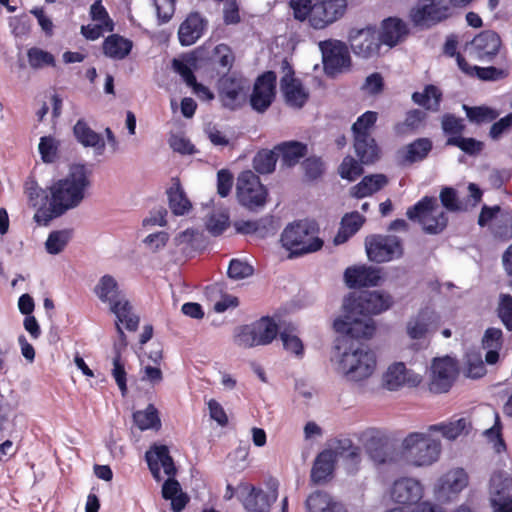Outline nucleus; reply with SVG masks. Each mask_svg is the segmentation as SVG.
Masks as SVG:
<instances>
[{
  "label": "nucleus",
  "instance_id": "obj_1",
  "mask_svg": "<svg viewBox=\"0 0 512 512\" xmlns=\"http://www.w3.org/2000/svg\"><path fill=\"white\" fill-rule=\"evenodd\" d=\"M393 304L390 294L378 291L350 293L343 301V316L334 320L333 328L343 334L341 344L345 347L339 360V369L353 381H360L372 375L376 367L373 351L359 339L371 338L376 325L371 318L388 310Z\"/></svg>",
  "mask_w": 512,
  "mask_h": 512
},
{
  "label": "nucleus",
  "instance_id": "obj_2",
  "mask_svg": "<svg viewBox=\"0 0 512 512\" xmlns=\"http://www.w3.org/2000/svg\"><path fill=\"white\" fill-rule=\"evenodd\" d=\"M88 185L86 167L75 165L65 178L54 182L48 190L37 184L27 187L29 204L36 208L34 221L38 225L47 226L54 218L77 207L83 200Z\"/></svg>",
  "mask_w": 512,
  "mask_h": 512
},
{
  "label": "nucleus",
  "instance_id": "obj_3",
  "mask_svg": "<svg viewBox=\"0 0 512 512\" xmlns=\"http://www.w3.org/2000/svg\"><path fill=\"white\" fill-rule=\"evenodd\" d=\"M280 242L289 251L290 259L317 252L324 245L317 222L308 219L288 224L281 233Z\"/></svg>",
  "mask_w": 512,
  "mask_h": 512
},
{
  "label": "nucleus",
  "instance_id": "obj_4",
  "mask_svg": "<svg viewBox=\"0 0 512 512\" xmlns=\"http://www.w3.org/2000/svg\"><path fill=\"white\" fill-rule=\"evenodd\" d=\"M94 291L102 302L109 304L111 312L116 315V329L121 338H125V333L120 323L124 324L128 331L138 329L139 317L132 312V305L119 289L114 277L111 275L102 276Z\"/></svg>",
  "mask_w": 512,
  "mask_h": 512
},
{
  "label": "nucleus",
  "instance_id": "obj_5",
  "mask_svg": "<svg viewBox=\"0 0 512 512\" xmlns=\"http://www.w3.org/2000/svg\"><path fill=\"white\" fill-rule=\"evenodd\" d=\"M438 208L437 199L433 196H424L406 211V216L413 222H418L425 233L439 234L448 224L445 212L435 213Z\"/></svg>",
  "mask_w": 512,
  "mask_h": 512
},
{
  "label": "nucleus",
  "instance_id": "obj_6",
  "mask_svg": "<svg viewBox=\"0 0 512 512\" xmlns=\"http://www.w3.org/2000/svg\"><path fill=\"white\" fill-rule=\"evenodd\" d=\"M279 327L272 317L263 316L249 325H243L235 335V343L245 348L270 344L278 335Z\"/></svg>",
  "mask_w": 512,
  "mask_h": 512
},
{
  "label": "nucleus",
  "instance_id": "obj_7",
  "mask_svg": "<svg viewBox=\"0 0 512 512\" xmlns=\"http://www.w3.org/2000/svg\"><path fill=\"white\" fill-rule=\"evenodd\" d=\"M402 448L412 457L416 466H428L436 462L441 453L439 440L420 432L409 433L402 441Z\"/></svg>",
  "mask_w": 512,
  "mask_h": 512
},
{
  "label": "nucleus",
  "instance_id": "obj_8",
  "mask_svg": "<svg viewBox=\"0 0 512 512\" xmlns=\"http://www.w3.org/2000/svg\"><path fill=\"white\" fill-rule=\"evenodd\" d=\"M236 195L242 206L249 210H257L266 204L268 190L261 183L259 176L251 170H245L237 178Z\"/></svg>",
  "mask_w": 512,
  "mask_h": 512
},
{
  "label": "nucleus",
  "instance_id": "obj_9",
  "mask_svg": "<svg viewBox=\"0 0 512 512\" xmlns=\"http://www.w3.org/2000/svg\"><path fill=\"white\" fill-rule=\"evenodd\" d=\"M365 244L369 260L376 263L399 259L404 252L401 239L395 235H372Z\"/></svg>",
  "mask_w": 512,
  "mask_h": 512
},
{
  "label": "nucleus",
  "instance_id": "obj_10",
  "mask_svg": "<svg viewBox=\"0 0 512 512\" xmlns=\"http://www.w3.org/2000/svg\"><path fill=\"white\" fill-rule=\"evenodd\" d=\"M458 375L456 363L449 356L435 358L431 365L429 391L434 394L448 392Z\"/></svg>",
  "mask_w": 512,
  "mask_h": 512
},
{
  "label": "nucleus",
  "instance_id": "obj_11",
  "mask_svg": "<svg viewBox=\"0 0 512 512\" xmlns=\"http://www.w3.org/2000/svg\"><path fill=\"white\" fill-rule=\"evenodd\" d=\"M218 96L222 105L234 110L245 99L249 86L242 76L224 74L217 83Z\"/></svg>",
  "mask_w": 512,
  "mask_h": 512
},
{
  "label": "nucleus",
  "instance_id": "obj_12",
  "mask_svg": "<svg viewBox=\"0 0 512 512\" xmlns=\"http://www.w3.org/2000/svg\"><path fill=\"white\" fill-rule=\"evenodd\" d=\"M468 475L463 468H456L442 475L434 487V496L441 503L450 502L467 486Z\"/></svg>",
  "mask_w": 512,
  "mask_h": 512
},
{
  "label": "nucleus",
  "instance_id": "obj_13",
  "mask_svg": "<svg viewBox=\"0 0 512 512\" xmlns=\"http://www.w3.org/2000/svg\"><path fill=\"white\" fill-rule=\"evenodd\" d=\"M324 70L328 75L341 72L350 67L351 58L347 46L341 41H324L320 43Z\"/></svg>",
  "mask_w": 512,
  "mask_h": 512
},
{
  "label": "nucleus",
  "instance_id": "obj_14",
  "mask_svg": "<svg viewBox=\"0 0 512 512\" xmlns=\"http://www.w3.org/2000/svg\"><path fill=\"white\" fill-rule=\"evenodd\" d=\"M449 16V7L442 0H419L411 10L410 17L415 25L431 26Z\"/></svg>",
  "mask_w": 512,
  "mask_h": 512
},
{
  "label": "nucleus",
  "instance_id": "obj_15",
  "mask_svg": "<svg viewBox=\"0 0 512 512\" xmlns=\"http://www.w3.org/2000/svg\"><path fill=\"white\" fill-rule=\"evenodd\" d=\"M276 80L274 71H266L256 79L250 97V104L255 111L263 113L270 107L275 98Z\"/></svg>",
  "mask_w": 512,
  "mask_h": 512
},
{
  "label": "nucleus",
  "instance_id": "obj_16",
  "mask_svg": "<svg viewBox=\"0 0 512 512\" xmlns=\"http://www.w3.org/2000/svg\"><path fill=\"white\" fill-rule=\"evenodd\" d=\"M347 9V0H316L310 25L314 29H324L342 18Z\"/></svg>",
  "mask_w": 512,
  "mask_h": 512
},
{
  "label": "nucleus",
  "instance_id": "obj_17",
  "mask_svg": "<svg viewBox=\"0 0 512 512\" xmlns=\"http://www.w3.org/2000/svg\"><path fill=\"white\" fill-rule=\"evenodd\" d=\"M237 490L241 492V501L248 512H269L277 495H269L250 483L240 482Z\"/></svg>",
  "mask_w": 512,
  "mask_h": 512
},
{
  "label": "nucleus",
  "instance_id": "obj_18",
  "mask_svg": "<svg viewBox=\"0 0 512 512\" xmlns=\"http://www.w3.org/2000/svg\"><path fill=\"white\" fill-rule=\"evenodd\" d=\"M349 41L353 52L363 58L378 55L382 44L378 32L370 27L351 32Z\"/></svg>",
  "mask_w": 512,
  "mask_h": 512
},
{
  "label": "nucleus",
  "instance_id": "obj_19",
  "mask_svg": "<svg viewBox=\"0 0 512 512\" xmlns=\"http://www.w3.org/2000/svg\"><path fill=\"white\" fill-rule=\"evenodd\" d=\"M390 496L398 504H416L423 497V486L416 479L403 477L394 481Z\"/></svg>",
  "mask_w": 512,
  "mask_h": 512
},
{
  "label": "nucleus",
  "instance_id": "obj_20",
  "mask_svg": "<svg viewBox=\"0 0 512 512\" xmlns=\"http://www.w3.org/2000/svg\"><path fill=\"white\" fill-rule=\"evenodd\" d=\"M208 20L197 11L190 12L178 29V39L182 46H191L205 33Z\"/></svg>",
  "mask_w": 512,
  "mask_h": 512
},
{
  "label": "nucleus",
  "instance_id": "obj_21",
  "mask_svg": "<svg viewBox=\"0 0 512 512\" xmlns=\"http://www.w3.org/2000/svg\"><path fill=\"white\" fill-rule=\"evenodd\" d=\"M440 316L430 306L422 307L407 323V334L411 339H422L431 328H437Z\"/></svg>",
  "mask_w": 512,
  "mask_h": 512
},
{
  "label": "nucleus",
  "instance_id": "obj_22",
  "mask_svg": "<svg viewBox=\"0 0 512 512\" xmlns=\"http://www.w3.org/2000/svg\"><path fill=\"white\" fill-rule=\"evenodd\" d=\"M281 89L287 105L294 108H302L309 99V93L305 90L300 79L294 77V72H289L281 78Z\"/></svg>",
  "mask_w": 512,
  "mask_h": 512
},
{
  "label": "nucleus",
  "instance_id": "obj_23",
  "mask_svg": "<svg viewBox=\"0 0 512 512\" xmlns=\"http://www.w3.org/2000/svg\"><path fill=\"white\" fill-rule=\"evenodd\" d=\"M471 45L480 60H492L497 56L502 46V40L493 30H484L477 34Z\"/></svg>",
  "mask_w": 512,
  "mask_h": 512
},
{
  "label": "nucleus",
  "instance_id": "obj_24",
  "mask_svg": "<svg viewBox=\"0 0 512 512\" xmlns=\"http://www.w3.org/2000/svg\"><path fill=\"white\" fill-rule=\"evenodd\" d=\"M344 277L350 288L377 286L381 279L380 270L371 266L349 267L345 270Z\"/></svg>",
  "mask_w": 512,
  "mask_h": 512
},
{
  "label": "nucleus",
  "instance_id": "obj_25",
  "mask_svg": "<svg viewBox=\"0 0 512 512\" xmlns=\"http://www.w3.org/2000/svg\"><path fill=\"white\" fill-rule=\"evenodd\" d=\"M409 34L407 24L398 17H388L381 23V32L378 33L381 43L394 47L402 42Z\"/></svg>",
  "mask_w": 512,
  "mask_h": 512
},
{
  "label": "nucleus",
  "instance_id": "obj_26",
  "mask_svg": "<svg viewBox=\"0 0 512 512\" xmlns=\"http://www.w3.org/2000/svg\"><path fill=\"white\" fill-rule=\"evenodd\" d=\"M353 148L363 165H371L381 157V149L372 135L353 136Z\"/></svg>",
  "mask_w": 512,
  "mask_h": 512
},
{
  "label": "nucleus",
  "instance_id": "obj_27",
  "mask_svg": "<svg viewBox=\"0 0 512 512\" xmlns=\"http://www.w3.org/2000/svg\"><path fill=\"white\" fill-rule=\"evenodd\" d=\"M132 48V40L119 34L107 36L102 43L103 54L113 60L125 59L131 53Z\"/></svg>",
  "mask_w": 512,
  "mask_h": 512
},
{
  "label": "nucleus",
  "instance_id": "obj_28",
  "mask_svg": "<svg viewBox=\"0 0 512 512\" xmlns=\"http://www.w3.org/2000/svg\"><path fill=\"white\" fill-rule=\"evenodd\" d=\"M168 205L176 216L187 214L192 209V203L187 197L179 178L172 179V185L166 191Z\"/></svg>",
  "mask_w": 512,
  "mask_h": 512
},
{
  "label": "nucleus",
  "instance_id": "obj_29",
  "mask_svg": "<svg viewBox=\"0 0 512 512\" xmlns=\"http://www.w3.org/2000/svg\"><path fill=\"white\" fill-rule=\"evenodd\" d=\"M162 497L171 501L173 512H182L190 501L187 493L182 491L181 485L175 477H169L162 485Z\"/></svg>",
  "mask_w": 512,
  "mask_h": 512
},
{
  "label": "nucleus",
  "instance_id": "obj_30",
  "mask_svg": "<svg viewBox=\"0 0 512 512\" xmlns=\"http://www.w3.org/2000/svg\"><path fill=\"white\" fill-rule=\"evenodd\" d=\"M335 454L332 450L320 452L311 469V481L315 484L326 482L333 474Z\"/></svg>",
  "mask_w": 512,
  "mask_h": 512
},
{
  "label": "nucleus",
  "instance_id": "obj_31",
  "mask_svg": "<svg viewBox=\"0 0 512 512\" xmlns=\"http://www.w3.org/2000/svg\"><path fill=\"white\" fill-rule=\"evenodd\" d=\"M308 512H346L344 506L327 492L315 491L306 500Z\"/></svg>",
  "mask_w": 512,
  "mask_h": 512
},
{
  "label": "nucleus",
  "instance_id": "obj_32",
  "mask_svg": "<svg viewBox=\"0 0 512 512\" xmlns=\"http://www.w3.org/2000/svg\"><path fill=\"white\" fill-rule=\"evenodd\" d=\"M389 180L384 174L366 175L362 180L351 188V195L361 199L373 195L383 189Z\"/></svg>",
  "mask_w": 512,
  "mask_h": 512
},
{
  "label": "nucleus",
  "instance_id": "obj_33",
  "mask_svg": "<svg viewBox=\"0 0 512 512\" xmlns=\"http://www.w3.org/2000/svg\"><path fill=\"white\" fill-rule=\"evenodd\" d=\"M364 222L365 217L359 212L346 213L341 219L340 228L334 238V243L340 245L347 242L359 231Z\"/></svg>",
  "mask_w": 512,
  "mask_h": 512
},
{
  "label": "nucleus",
  "instance_id": "obj_34",
  "mask_svg": "<svg viewBox=\"0 0 512 512\" xmlns=\"http://www.w3.org/2000/svg\"><path fill=\"white\" fill-rule=\"evenodd\" d=\"M365 449L370 458L378 464L387 461V438L378 431H370L365 434Z\"/></svg>",
  "mask_w": 512,
  "mask_h": 512
},
{
  "label": "nucleus",
  "instance_id": "obj_35",
  "mask_svg": "<svg viewBox=\"0 0 512 512\" xmlns=\"http://www.w3.org/2000/svg\"><path fill=\"white\" fill-rule=\"evenodd\" d=\"M406 383L415 385L416 381L408 377V370L402 362L390 365L383 375V385L390 391H396Z\"/></svg>",
  "mask_w": 512,
  "mask_h": 512
},
{
  "label": "nucleus",
  "instance_id": "obj_36",
  "mask_svg": "<svg viewBox=\"0 0 512 512\" xmlns=\"http://www.w3.org/2000/svg\"><path fill=\"white\" fill-rule=\"evenodd\" d=\"M285 165H296L307 154V145L299 141L283 142L275 147Z\"/></svg>",
  "mask_w": 512,
  "mask_h": 512
},
{
  "label": "nucleus",
  "instance_id": "obj_37",
  "mask_svg": "<svg viewBox=\"0 0 512 512\" xmlns=\"http://www.w3.org/2000/svg\"><path fill=\"white\" fill-rule=\"evenodd\" d=\"M73 132L78 142L83 146L104 149L105 143L101 135L92 130L83 119L76 122Z\"/></svg>",
  "mask_w": 512,
  "mask_h": 512
},
{
  "label": "nucleus",
  "instance_id": "obj_38",
  "mask_svg": "<svg viewBox=\"0 0 512 512\" xmlns=\"http://www.w3.org/2000/svg\"><path fill=\"white\" fill-rule=\"evenodd\" d=\"M441 99V91L432 84L427 85L423 92H414L412 94L414 103L434 112L439 110Z\"/></svg>",
  "mask_w": 512,
  "mask_h": 512
},
{
  "label": "nucleus",
  "instance_id": "obj_39",
  "mask_svg": "<svg viewBox=\"0 0 512 512\" xmlns=\"http://www.w3.org/2000/svg\"><path fill=\"white\" fill-rule=\"evenodd\" d=\"M133 421L142 431L153 428L159 429L161 426L158 410L153 404H149L145 410L134 412Z\"/></svg>",
  "mask_w": 512,
  "mask_h": 512
},
{
  "label": "nucleus",
  "instance_id": "obj_40",
  "mask_svg": "<svg viewBox=\"0 0 512 512\" xmlns=\"http://www.w3.org/2000/svg\"><path fill=\"white\" fill-rule=\"evenodd\" d=\"M468 120L475 124L494 122L499 117V112L489 106H467L463 105Z\"/></svg>",
  "mask_w": 512,
  "mask_h": 512
},
{
  "label": "nucleus",
  "instance_id": "obj_41",
  "mask_svg": "<svg viewBox=\"0 0 512 512\" xmlns=\"http://www.w3.org/2000/svg\"><path fill=\"white\" fill-rule=\"evenodd\" d=\"M426 119V113L419 109H412L406 113L405 120L397 123L394 130L397 134H407L418 130Z\"/></svg>",
  "mask_w": 512,
  "mask_h": 512
},
{
  "label": "nucleus",
  "instance_id": "obj_42",
  "mask_svg": "<svg viewBox=\"0 0 512 512\" xmlns=\"http://www.w3.org/2000/svg\"><path fill=\"white\" fill-rule=\"evenodd\" d=\"M512 490V478L505 472H494L490 479L491 498L510 496Z\"/></svg>",
  "mask_w": 512,
  "mask_h": 512
},
{
  "label": "nucleus",
  "instance_id": "obj_43",
  "mask_svg": "<svg viewBox=\"0 0 512 512\" xmlns=\"http://www.w3.org/2000/svg\"><path fill=\"white\" fill-rule=\"evenodd\" d=\"M28 63L33 69H41L44 67H55L56 60L52 53L38 47H32L27 51Z\"/></svg>",
  "mask_w": 512,
  "mask_h": 512
},
{
  "label": "nucleus",
  "instance_id": "obj_44",
  "mask_svg": "<svg viewBox=\"0 0 512 512\" xmlns=\"http://www.w3.org/2000/svg\"><path fill=\"white\" fill-rule=\"evenodd\" d=\"M432 150L429 138H418L407 146L406 159L413 163L425 159Z\"/></svg>",
  "mask_w": 512,
  "mask_h": 512
},
{
  "label": "nucleus",
  "instance_id": "obj_45",
  "mask_svg": "<svg viewBox=\"0 0 512 512\" xmlns=\"http://www.w3.org/2000/svg\"><path fill=\"white\" fill-rule=\"evenodd\" d=\"M277 154L271 150H260L254 156L253 167L260 174H268L274 171Z\"/></svg>",
  "mask_w": 512,
  "mask_h": 512
},
{
  "label": "nucleus",
  "instance_id": "obj_46",
  "mask_svg": "<svg viewBox=\"0 0 512 512\" xmlns=\"http://www.w3.org/2000/svg\"><path fill=\"white\" fill-rule=\"evenodd\" d=\"M71 238L69 230L52 231L46 240V250L48 253L56 255L64 250Z\"/></svg>",
  "mask_w": 512,
  "mask_h": 512
},
{
  "label": "nucleus",
  "instance_id": "obj_47",
  "mask_svg": "<svg viewBox=\"0 0 512 512\" xmlns=\"http://www.w3.org/2000/svg\"><path fill=\"white\" fill-rule=\"evenodd\" d=\"M362 165L358 159L348 155L339 166V174L343 179L353 181L364 173Z\"/></svg>",
  "mask_w": 512,
  "mask_h": 512
},
{
  "label": "nucleus",
  "instance_id": "obj_48",
  "mask_svg": "<svg viewBox=\"0 0 512 512\" xmlns=\"http://www.w3.org/2000/svg\"><path fill=\"white\" fill-rule=\"evenodd\" d=\"M446 144L448 146L458 147L469 155H475L479 153L483 148L482 142L471 137H462V135L448 137Z\"/></svg>",
  "mask_w": 512,
  "mask_h": 512
},
{
  "label": "nucleus",
  "instance_id": "obj_49",
  "mask_svg": "<svg viewBox=\"0 0 512 512\" xmlns=\"http://www.w3.org/2000/svg\"><path fill=\"white\" fill-rule=\"evenodd\" d=\"M292 332L293 328H285L282 332L279 333L280 339L285 350L301 358L304 355V345L301 339L294 335Z\"/></svg>",
  "mask_w": 512,
  "mask_h": 512
},
{
  "label": "nucleus",
  "instance_id": "obj_50",
  "mask_svg": "<svg viewBox=\"0 0 512 512\" xmlns=\"http://www.w3.org/2000/svg\"><path fill=\"white\" fill-rule=\"evenodd\" d=\"M484 435L493 444V448L497 453H502L506 450V443L502 436V424L498 413H495L494 425L486 429Z\"/></svg>",
  "mask_w": 512,
  "mask_h": 512
},
{
  "label": "nucleus",
  "instance_id": "obj_51",
  "mask_svg": "<svg viewBox=\"0 0 512 512\" xmlns=\"http://www.w3.org/2000/svg\"><path fill=\"white\" fill-rule=\"evenodd\" d=\"M377 119L378 113L375 111L363 113L351 127L353 136L371 135L370 129L376 124Z\"/></svg>",
  "mask_w": 512,
  "mask_h": 512
},
{
  "label": "nucleus",
  "instance_id": "obj_52",
  "mask_svg": "<svg viewBox=\"0 0 512 512\" xmlns=\"http://www.w3.org/2000/svg\"><path fill=\"white\" fill-rule=\"evenodd\" d=\"M58 141L52 136H43L39 142V153L44 163H53L58 155Z\"/></svg>",
  "mask_w": 512,
  "mask_h": 512
},
{
  "label": "nucleus",
  "instance_id": "obj_53",
  "mask_svg": "<svg viewBox=\"0 0 512 512\" xmlns=\"http://www.w3.org/2000/svg\"><path fill=\"white\" fill-rule=\"evenodd\" d=\"M497 314L506 329L512 331V296L510 294H500Z\"/></svg>",
  "mask_w": 512,
  "mask_h": 512
},
{
  "label": "nucleus",
  "instance_id": "obj_54",
  "mask_svg": "<svg viewBox=\"0 0 512 512\" xmlns=\"http://www.w3.org/2000/svg\"><path fill=\"white\" fill-rule=\"evenodd\" d=\"M212 60L219 67L229 71L233 66L234 55L228 45L218 44L213 50Z\"/></svg>",
  "mask_w": 512,
  "mask_h": 512
},
{
  "label": "nucleus",
  "instance_id": "obj_55",
  "mask_svg": "<svg viewBox=\"0 0 512 512\" xmlns=\"http://www.w3.org/2000/svg\"><path fill=\"white\" fill-rule=\"evenodd\" d=\"M154 454L156 459L153 460L152 457L147 453L146 458L148 462L149 469L156 480L160 479V468L159 462L162 463L165 460H168L171 457L169 449L166 445L155 446Z\"/></svg>",
  "mask_w": 512,
  "mask_h": 512
},
{
  "label": "nucleus",
  "instance_id": "obj_56",
  "mask_svg": "<svg viewBox=\"0 0 512 512\" xmlns=\"http://www.w3.org/2000/svg\"><path fill=\"white\" fill-rule=\"evenodd\" d=\"M90 15L92 20L99 21L105 27L106 31L112 32L114 30V22L109 17L106 8L102 5L101 0L95 1L90 8Z\"/></svg>",
  "mask_w": 512,
  "mask_h": 512
},
{
  "label": "nucleus",
  "instance_id": "obj_57",
  "mask_svg": "<svg viewBox=\"0 0 512 512\" xmlns=\"http://www.w3.org/2000/svg\"><path fill=\"white\" fill-rule=\"evenodd\" d=\"M441 125L444 133L449 135V137L461 136L465 130L463 120L449 113L442 117Z\"/></svg>",
  "mask_w": 512,
  "mask_h": 512
},
{
  "label": "nucleus",
  "instance_id": "obj_58",
  "mask_svg": "<svg viewBox=\"0 0 512 512\" xmlns=\"http://www.w3.org/2000/svg\"><path fill=\"white\" fill-rule=\"evenodd\" d=\"M290 7L293 10V16L298 21H305L312 18L314 14V4L311 0H291Z\"/></svg>",
  "mask_w": 512,
  "mask_h": 512
},
{
  "label": "nucleus",
  "instance_id": "obj_59",
  "mask_svg": "<svg viewBox=\"0 0 512 512\" xmlns=\"http://www.w3.org/2000/svg\"><path fill=\"white\" fill-rule=\"evenodd\" d=\"M475 76L482 81H498L508 77L509 71L494 66L474 68Z\"/></svg>",
  "mask_w": 512,
  "mask_h": 512
},
{
  "label": "nucleus",
  "instance_id": "obj_60",
  "mask_svg": "<svg viewBox=\"0 0 512 512\" xmlns=\"http://www.w3.org/2000/svg\"><path fill=\"white\" fill-rule=\"evenodd\" d=\"M441 204L451 212L461 211L463 209L461 202L458 199L457 191L452 187H444L439 195Z\"/></svg>",
  "mask_w": 512,
  "mask_h": 512
},
{
  "label": "nucleus",
  "instance_id": "obj_61",
  "mask_svg": "<svg viewBox=\"0 0 512 512\" xmlns=\"http://www.w3.org/2000/svg\"><path fill=\"white\" fill-rule=\"evenodd\" d=\"M254 269L251 265L238 259H232L228 267V276L234 280H240L251 276Z\"/></svg>",
  "mask_w": 512,
  "mask_h": 512
},
{
  "label": "nucleus",
  "instance_id": "obj_62",
  "mask_svg": "<svg viewBox=\"0 0 512 512\" xmlns=\"http://www.w3.org/2000/svg\"><path fill=\"white\" fill-rule=\"evenodd\" d=\"M112 375H113L122 395L125 396L127 393V378H126L127 374L125 371L124 364L121 360V355L119 353H117L115 355V357L113 358Z\"/></svg>",
  "mask_w": 512,
  "mask_h": 512
},
{
  "label": "nucleus",
  "instance_id": "obj_63",
  "mask_svg": "<svg viewBox=\"0 0 512 512\" xmlns=\"http://www.w3.org/2000/svg\"><path fill=\"white\" fill-rule=\"evenodd\" d=\"M512 128V113L495 121L489 130V137L492 140H499L504 134L508 133Z\"/></svg>",
  "mask_w": 512,
  "mask_h": 512
},
{
  "label": "nucleus",
  "instance_id": "obj_64",
  "mask_svg": "<svg viewBox=\"0 0 512 512\" xmlns=\"http://www.w3.org/2000/svg\"><path fill=\"white\" fill-rule=\"evenodd\" d=\"M302 167L305 172V176L309 180H315L319 178L324 172V165L320 158L309 157L304 160Z\"/></svg>",
  "mask_w": 512,
  "mask_h": 512
}]
</instances>
